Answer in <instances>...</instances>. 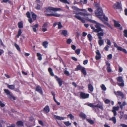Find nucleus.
I'll return each instance as SVG.
<instances>
[{
  "label": "nucleus",
  "mask_w": 127,
  "mask_h": 127,
  "mask_svg": "<svg viewBox=\"0 0 127 127\" xmlns=\"http://www.w3.org/2000/svg\"><path fill=\"white\" fill-rule=\"evenodd\" d=\"M87 20L89 21L90 22L93 23H95L96 24L95 25V26L96 28L95 29V28L94 27V26L91 25L90 26L91 28L93 30V32H102L103 31V30L101 29V27H104V26L100 24V23L97 22L96 21L91 20L90 19H89L88 18H87Z\"/></svg>",
  "instance_id": "nucleus-1"
},
{
  "label": "nucleus",
  "mask_w": 127,
  "mask_h": 127,
  "mask_svg": "<svg viewBox=\"0 0 127 127\" xmlns=\"http://www.w3.org/2000/svg\"><path fill=\"white\" fill-rule=\"evenodd\" d=\"M95 13L96 16L103 21L102 19L100 17L103 15L102 9L100 7L98 8L97 9L95 10Z\"/></svg>",
  "instance_id": "nucleus-2"
},
{
  "label": "nucleus",
  "mask_w": 127,
  "mask_h": 127,
  "mask_svg": "<svg viewBox=\"0 0 127 127\" xmlns=\"http://www.w3.org/2000/svg\"><path fill=\"white\" fill-rule=\"evenodd\" d=\"M4 91L5 93L7 95L8 97L11 99H13V100H15V98L13 95L12 94L8 89H4Z\"/></svg>",
  "instance_id": "nucleus-3"
},
{
  "label": "nucleus",
  "mask_w": 127,
  "mask_h": 127,
  "mask_svg": "<svg viewBox=\"0 0 127 127\" xmlns=\"http://www.w3.org/2000/svg\"><path fill=\"white\" fill-rule=\"evenodd\" d=\"M62 9L61 8H58L49 7L46 9V11L47 12H51V11H56L61 10Z\"/></svg>",
  "instance_id": "nucleus-4"
},
{
  "label": "nucleus",
  "mask_w": 127,
  "mask_h": 127,
  "mask_svg": "<svg viewBox=\"0 0 127 127\" xmlns=\"http://www.w3.org/2000/svg\"><path fill=\"white\" fill-rule=\"evenodd\" d=\"M45 15L46 16H54L57 17H60L61 16L60 14L57 13H52L51 14H45Z\"/></svg>",
  "instance_id": "nucleus-5"
},
{
  "label": "nucleus",
  "mask_w": 127,
  "mask_h": 127,
  "mask_svg": "<svg viewBox=\"0 0 127 127\" xmlns=\"http://www.w3.org/2000/svg\"><path fill=\"white\" fill-rule=\"evenodd\" d=\"M77 14L81 15H83L86 17L87 20V18L89 19H90L92 17L91 15L89 14H86L81 12H79Z\"/></svg>",
  "instance_id": "nucleus-6"
},
{
  "label": "nucleus",
  "mask_w": 127,
  "mask_h": 127,
  "mask_svg": "<svg viewBox=\"0 0 127 127\" xmlns=\"http://www.w3.org/2000/svg\"><path fill=\"white\" fill-rule=\"evenodd\" d=\"M38 3H37L36 5L35 6V8L37 10H40L42 5V4L40 3V1L39 0L37 1Z\"/></svg>",
  "instance_id": "nucleus-7"
},
{
  "label": "nucleus",
  "mask_w": 127,
  "mask_h": 127,
  "mask_svg": "<svg viewBox=\"0 0 127 127\" xmlns=\"http://www.w3.org/2000/svg\"><path fill=\"white\" fill-rule=\"evenodd\" d=\"M114 8L119 9L121 8V5L120 3L117 2L115 3L113 6Z\"/></svg>",
  "instance_id": "nucleus-8"
},
{
  "label": "nucleus",
  "mask_w": 127,
  "mask_h": 127,
  "mask_svg": "<svg viewBox=\"0 0 127 127\" xmlns=\"http://www.w3.org/2000/svg\"><path fill=\"white\" fill-rule=\"evenodd\" d=\"M80 96L83 99L88 98L89 97V95L84 93L81 92L80 94Z\"/></svg>",
  "instance_id": "nucleus-9"
},
{
  "label": "nucleus",
  "mask_w": 127,
  "mask_h": 127,
  "mask_svg": "<svg viewBox=\"0 0 127 127\" xmlns=\"http://www.w3.org/2000/svg\"><path fill=\"white\" fill-rule=\"evenodd\" d=\"M106 65L107 66V72H111V69L110 67V64L109 63L108 61H106L105 62Z\"/></svg>",
  "instance_id": "nucleus-10"
},
{
  "label": "nucleus",
  "mask_w": 127,
  "mask_h": 127,
  "mask_svg": "<svg viewBox=\"0 0 127 127\" xmlns=\"http://www.w3.org/2000/svg\"><path fill=\"white\" fill-rule=\"evenodd\" d=\"M72 8L73 9L77 11H85V12H86L87 11L86 9H80L78 8L77 7L75 6H72Z\"/></svg>",
  "instance_id": "nucleus-11"
},
{
  "label": "nucleus",
  "mask_w": 127,
  "mask_h": 127,
  "mask_svg": "<svg viewBox=\"0 0 127 127\" xmlns=\"http://www.w3.org/2000/svg\"><path fill=\"white\" fill-rule=\"evenodd\" d=\"M114 93L116 95H118L121 96L122 98H124V95L123 94L121 91H118L117 92L114 91Z\"/></svg>",
  "instance_id": "nucleus-12"
},
{
  "label": "nucleus",
  "mask_w": 127,
  "mask_h": 127,
  "mask_svg": "<svg viewBox=\"0 0 127 127\" xmlns=\"http://www.w3.org/2000/svg\"><path fill=\"white\" fill-rule=\"evenodd\" d=\"M101 32H98L96 34V35L98 37V38L99 39H102L101 36H103L104 35V32L103 31Z\"/></svg>",
  "instance_id": "nucleus-13"
},
{
  "label": "nucleus",
  "mask_w": 127,
  "mask_h": 127,
  "mask_svg": "<svg viewBox=\"0 0 127 127\" xmlns=\"http://www.w3.org/2000/svg\"><path fill=\"white\" fill-rule=\"evenodd\" d=\"M35 90L36 91L38 92L41 94H42L43 93L42 89L40 86H37L35 89Z\"/></svg>",
  "instance_id": "nucleus-14"
},
{
  "label": "nucleus",
  "mask_w": 127,
  "mask_h": 127,
  "mask_svg": "<svg viewBox=\"0 0 127 127\" xmlns=\"http://www.w3.org/2000/svg\"><path fill=\"white\" fill-rule=\"evenodd\" d=\"M54 117L56 119L60 120H63L65 119V118L64 117H61L56 115H54Z\"/></svg>",
  "instance_id": "nucleus-15"
},
{
  "label": "nucleus",
  "mask_w": 127,
  "mask_h": 127,
  "mask_svg": "<svg viewBox=\"0 0 127 127\" xmlns=\"http://www.w3.org/2000/svg\"><path fill=\"white\" fill-rule=\"evenodd\" d=\"M44 110L46 113L49 112L50 111V109L49 106H46L44 108Z\"/></svg>",
  "instance_id": "nucleus-16"
},
{
  "label": "nucleus",
  "mask_w": 127,
  "mask_h": 127,
  "mask_svg": "<svg viewBox=\"0 0 127 127\" xmlns=\"http://www.w3.org/2000/svg\"><path fill=\"white\" fill-rule=\"evenodd\" d=\"M79 116L85 119L86 118V115L83 113L82 112H81L79 114Z\"/></svg>",
  "instance_id": "nucleus-17"
},
{
  "label": "nucleus",
  "mask_w": 127,
  "mask_h": 127,
  "mask_svg": "<svg viewBox=\"0 0 127 127\" xmlns=\"http://www.w3.org/2000/svg\"><path fill=\"white\" fill-rule=\"evenodd\" d=\"M57 81L58 82L60 87H61L62 85V83L63 81L59 78H57L56 79Z\"/></svg>",
  "instance_id": "nucleus-18"
},
{
  "label": "nucleus",
  "mask_w": 127,
  "mask_h": 127,
  "mask_svg": "<svg viewBox=\"0 0 127 127\" xmlns=\"http://www.w3.org/2000/svg\"><path fill=\"white\" fill-rule=\"evenodd\" d=\"M38 26V25L37 24H35L33 26H31V27L32 28L33 32H36V31L37 30L36 28H37Z\"/></svg>",
  "instance_id": "nucleus-19"
},
{
  "label": "nucleus",
  "mask_w": 127,
  "mask_h": 127,
  "mask_svg": "<svg viewBox=\"0 0 127 127\" xmlns=\"http://www.w3.org/2000/svg\"><path fill=\"white\" fill-rule=\"evenodd\" d=\"M7 86L9 89L12 90L14 89L15 87V86L14 85H9L7 84Z\"/></svg>",
  "instance_id": "nucleus-20"
},
{
  "label": "nucleus",
  "mask_w": 127,
  "mask_h": 127,
  "mask_svg": "<svg viewBox=\"0 0 127 127\" xmlns=\"http://www.w3.org/2000/svg\"><path fill=\"white\" fill-rule=\"evenodd\" d=\"M17 125L18 127H21L23 126V123L22 121H19L17 122Z\"/></svg>",
  "instance_id": "nucleus-21"
},
{
  "label": "nucleus",
  "mask_w": 127,
  "mask_h": 127,
  "mask_svg": "<svg viewBox=\"0 0 127 127\" xmlns=\"http://www.w3.org/2000/svg\"><path fill=\"white\" fill-rule=\"evenodd\" d=\"M88 88L89 90L91 91L92 92L93 90V87L92 85L91 84H89L88 85Z\"/></svg>",
  "instance_id": "nucleus-22"
},
{
  "label": "nucleus",
  "mask_w": 127,
  "mask_h": 127,
  "mask_svg": "<svg viewBox=\"0 0 127 127\" xmlns=\"http://www.w3.org/2000/svg\"><path fill=\"white\" fill-rule=\"evenodd\" d=\"M117 81L119 82H121L124 81L122 77L121 76H119L117 78Z\"/></svg>",
  "instance_id": "nucleus-23"
},
{
  "label": "nucleus",
  "mask_w": 127,
  "mask_h": 127,
  "mask_svg": "<svg viewBox=\"0 0 127 127\" xmlns=\"http://www.w3.org/2000/svg\"><path fill=\"white\" fill-rule=\"evenodd\" d=\"M67 31L66 30H63L61 34L65 36H66L67 34Z\"/></svg>",
  "instance_id": "nucleus-24"
},
{
  "label": "nucleus",
  "mask_w": 127,
  "mask_h": 127,
  "mask_svg": "<svg viewBox=\"0 0 127 127\" xmlns=\"http://www.w3.org/2000/svg\"><path fill=\"white\" fill-rule=\"evenodd\" d=\"M64 74L67 76H68L69 75V72L67 70V68H65L64 70Z\"/></svg>",
  "instance_id": "nucleus-25"
},
{
  "label": "nucleus",
  "mask_w": 127,
  "mask_h": 127,
  "mask_svg": "<svg viewBox=\"0 0 127 127\" xmlns=\"http://www.w3.org/2000/svg\"><path fill=\"white\" fill-rule=\"evenodd\" d=\"M31 13L32 14V16L33 19L34 20H35L36 18V15L33 12H31Z\"/></svg>",
  "instance_id": "nucleus-26"
},
{
  "label": "nucleus",
  "mask_w": 127,
  "mask_h": 127,
  "mask_svg": "<svg viewBox=\"0 0 127 127\" xmlns=\"http://www.w3.org/2000/svg\"><path fill=\"white\" fill-rule=\"evenodd\" d=\"M48 71L51 76H53L54 75V74L51 68L50 67L49 68Z\"/></svg>",
  "instance_id": "nucleus-27"
},
{
  "label": "nucleus",
  "mask_w": 127,
  "mask_h": 127,
  "mask_svg": "<svg viewBox=\"0 0 127 127\" xmlns=\"http://www.w3.org/2000/svg\"><path fill=\"white\" fill-rule=\"evenodd\" d=\"M114 25L115 27H119L120 26V25L119 24L118 22H117L116 21L114 20Z\"/></svg>",
  "instance_id": "nucleus-28"
},
{
  "label": "nucleus",
  "mask_w": 127,
  "mask_h": 127,
  "mask_svg": "<svg viewBox=\"0 0 127 127\" xmlns=\"http://www.w3.org/2000/svg\"><path fill=\"white\" fill-rule=\"evenodd\" d=\"M95 107H98L102 110L103 109V108L102 106V104H98L97 105H95Z\"/></svg>",
  "instance_id": "nucleus-29"
},
{
  "label": "nucleus",
  "mask_w": 127,
  "mask_h": 127,
  "mask_svg": "<svg viewBox=\"0 0 127 127\" xmlns=\"http://www.w3.org/2000/svg\"><path fill=\"white\" fill-rule=\"evenodd\" d=\"M104 42L103 40L102 39H99L98 40V43L100 46H101L102 45L103 43Z\"/></svg>",
  "instance_id": "nucleus-30"
},
{
  "label": "nucleus",
  "mask_w": 127,
  "mask_h": 127,
  "mask_svg": "<svg viewBox=\"0 0 127 127\" xmlns=\"http://www.w3.org/2000/svg\"><path fill=\"white\" fill-rule=\"evenodd\" d=\"M86 120L91 124H93L94 123V121L91 120L86 119Z\"/></svg>",
  "instance_id": "nucleus-31"
},
{
  "label": "nucleus",
  "mask_w": 127,
  "mask_h": 127,
  "mask_svg": "<svg viewBox=\"0 0 127 127\" xmlns=\"http://www.w3.org/2000/svg\"><path fill=\"white\" fill-rule=\"evenodd\" d=\"M100 87L102 90L104 91H105L106 90V88L104 84H102Z\"/></svg>",
  "instance_id": "nucleus-32"
},
{
  "label": "nucleus",
  "mask_w": 127,
  "mask_h": 127,
  "mask_svg": "<svg viewBox=\"0 0 127 127\" xmlns=\"http://www.w3.org/2000/svg\"><path fill=\"white\" fill-rule=\"evenodd\" d=\"M18 27L20 28H23V24L22 22H19L18 24Z\"/></svg>",
  "instance_id": "nucleus-33"
},
{
  "label": "nucleus",
  "mask_w": 127,
  "mask_h": 127,
  "mask_svg": "<svg viewBox=\"0 0 127 127\" xmlns=\"http://www.w3.org/2000/svg\"><path fill=\"white\" fill-rule=\"evenodd\" d=\"M85 104L87 105L88 106L92 107H95V105H94L92 103H86Z\"/></svg>",
  "instance_id": "nucleus-34"
},
{
  "label": "nucleus",
  "mask_w": 127,
  "mask_h": 127,
  "mask_svg": "<svg viewBox=\"0 0 127 127\" xmlns=\"http://www.w3.org/2000/svg\"><path fill=\"white\" fill-rule=\"evenodd\" d=\"M121 83H118V85L120 86L123 87L124 86V81L121 82Z\"/></svg>",
  "instance_id": "nucleus-35"
},
{
  "label": "nucleus",
  "mask_w": 127,
  "mask_h": 127,
  "mask_svg": "<svg viewBox=\"0 0 127 127\" xmlns=\"http://www.w3.org/2000/svg\"><path fill=\"white\" fill-rule=\"evenodd\" d=\"M119 106H114L113 107V110H112V111H118L119 110Z\"/></svg>",
  "instance_id": "nucleus-36"
},
{
  "label": "nucleus",
  "mask_w": 127,
  "mask_h": 127,
  "mask_svg": "<svg viewBox=\"0 0 127 127\" xmlns=\"http://www.w3.org/2000/svg\"><path fill=\"white\" fill-rule=\"evenodd\" d=\"M109 120L112 121L114 124L116 123V119L115 117H113L109 119Z\"/></svg>",
  "instance_id": "nucleus-37"
},
{
  "label": "nucleus",
  "mask_w": 127,
  "mask_h": 127,
  "mask_svg": "<svg viewBox=\"0 0 127 127\" xmlns=\"http://www.w3.org/2000/svg\"><path fill=\"white\" fill-rule=\"evenodd\" d=\"M126 103L125 101H124L123 102L122 104L120 106V107L122 110L123 109V106H125L126 105Z\"/></svg>",
  "instance_id": "nucleus-38"
},
{
  "label": "nucleus",
  "mask_w": 127,
  "mask_h": 127,
  "mask_svg": "<svg viewBox=\"0 0 127 127\" xmlns=\"http://www.w3.org/2000/svg\"><path fill=\"white\" fill-rule=\"evenodd\" d=\"M84 67H83L80 65H78L77 66L76 69L81 70Z\"/></svg>",
  "instance_id": "nucleus-39"
},
{
  "label": "nucleus",
  "mask_w": 127,
  "mask_h": 127,
  "mask_svg": "<svg viewBox=\"0 0 127 127\" xmlns=\"http://www.w3.org/2000/svg\"><path fill=\"white\" fill-rule=\"evenodd\" d=\"M64 124L67 127L69 126L71 124V123H70L69 121L64 122Z\"/></svg>",
  "instance_id": "nucleus-40"
},
{
  "label": "nucleus",
  "mask_w": 127,
  "mask_h": 127,
  "mask_svg": "<svg viewBox=\"0 0 127 127\" xmlns=\"http://www.w3.org/2000/svg\"><path fill=\"white\" fill-rule=\"evenodd\" d=\"M37 56L38 57V59L39 60H42V58L41 55L40 53H37Z\"/></svg>",
  "instance_id": "nucleus-41"
},
{
  "label": "nucleus",
  "mask_w": 127,
  "mask_h": 127,
  "mask_svg": "<svg viewBox=\"0 0 127 127\" xmlns=\"http://www.w3.org/2000/svg\"><path fill=\"white\" fill-rule=\"evenodd\" d=\"M21 33L22 32L21 30L20 29H19L18 32V34L16 36L18 38L19 37V36L21 35Z\"/></svg>",
  "instance_id": "nucleus-42"
},
{
  "label": "nucleus",
  "mask_w": 127,
  "mask_h": 127,
  "mask_svg": "<svg viewBox=\"0 0 127 127\" xmlns=\"http://www.w3.org/2000/svg\"><path fill=\"white\" fill-rule=\"evenodd\" d=\"M48 44V42L47 41H44L43 43V45L45 48H46L47 47V45Z\"/></svg>",
  "instance_id": "nucleus-43"
},
{
  "label": "nucleus",
  "mask_w": 127,
  "mask_h": 127,
  "mask_svg": "<svg viewBox=\"0 0 127 127\" xmlns=\"http://www.w3.org/2000/svg\"><path fill=\"white\" fill-rule=\"evenodd\" d=\"M75 14H76V15L74 16L75 17L79 20H81V17L79 15H77V13H75Z\"/></svg>",
  "instance_id": "nucleus-44"
},
{
  "label": "nucleus",
  "mask_w": 127,
  "mask_h": 127,
  "mask_svg": "<svg viewBox=\"0 0 127 127\" xmlns=\"http://www.w3.org/2000/svg\"><path fill=\"white\" fill-rule=\"evenodd\" d=\"M88 37L89 41H91L92 40V37L90 34H89L88 35Z\"/></svg>",
  "instance_id": "nucleus-45"
},
{
  "label": "nucleus",
  "mask_w": 127,
  "mask_h": 127,
  "mask_svg": "<svg viewBox=\"0 0 127 127\" xmlns=\"http://www.w3.org/2000/svg\"><path fill=\"white\" fill-rule=\"evenodd\" d=\"M82 72L84 75H86L87 74V72L85 70V68L84 67L81 70Z\"/></svg>",
  "instance_id": "nucleus-46"
},
{
  "label": "nucleus",
  "mask_w": 127,
  "mask_h": 127,
  "mask_svg": "<svg viewBox=\"0 0 127 127\" xmlns=\"http://www.w3.org/2000/svg\"><path fill=\"white\" fill-rule=\"evenodd\" d=\"M14 45L17 49L19 51H20V49L19 47V45H17L16 43H14Z\"/></svg>",
  "instance_id": "nucleus-47"
},
{
  "label": "nucleus",
  "mask_w": 127,
  "mask_h": 127,
  "mask_svg": "<svg viewBox=\"0 0 127 127\" xmlns=\"http://www.w3.org/2000/svg\"><path fill=\"white\" fill-rule=\"evenodd\" d=\"M61 2L69 4V3L67 0H59Z\"/></svg>",
  "instance_id": "nucleus-48"
},
{
  "label": "nucleus",
  "mask_w": 127,
  "mask_h": 127,
  "mask_svg": "<svg viewBox=\"0 0 127 127\" xmlns=\"http://www.w3.org/2000/svg\"><path fill=\"white\" fill-rule=\"evenodd\" d=\"M80 49H76L75 51V52L77 55H78L79 54L80 52Z\"/></svg>",
  "instance_id": "nucleus-49"
},
{
  "label": "nucleus",
  "mask_w": 127,
  "mask_h": 127,
  "mask_svg": "<svg viewBox=\"0 0 127 127\" xmlns=\"http://www.w3.org/2000/svg\"><path fill=\"white\" fill-rule=\"evenodd\" d=\"M124 36L125 37H127V30H125L124 31Z\"/></svg>",
  "instance_id": "nucleus-50"
},
{
  "label": "nucleus",
  "mask_w": 127,
  "mask_h": 127,
  "mask_svg": "<svg viewBox=\"0 0 127 127\" xmlns=\"http://www.w3.org/2000/svg\"><path fill=\"white\" fill-rule=\"evenodd\" d=\"M68 116L70 117V119L71 120L73 119L74 118V117L71 114H68Z\"/></svg>",
  "instance_id": "nucleus-51"
},
{
  "label": "nucleus",
  "mask_w": 127,
  "mask_h": 127,
  "mask_svg": "<svg viewBox=\"0 0 127 127\" xmlns=\"http://www.w3.org/2000/svg\"><path fill=\"white\" fill-rule=\"evenodd\" d=\"M72 40L70 38H69L67 39L66 41V42L67 44H70L72 42Z\"/></svg>",
  "instance_id": "nucleus-52"
},
{
  "label": "nucleus",
  "mask_w": 127,
  "mask_h": 127,
  "mask_svg": "<svg viewBox=\"0 0 127 127\" xmlns=\"http://www.w3.org/2000/svg\"><path fill=\"white\" fill-rule=\"evenodd\" d=\"M58 25V28L59 29H60L62 27V26L61 24V22H59Z\"/></svg>",
  "instance_id": "nucleus-53"
},
{
  "label": "nucleus",
  "mask_w": 127,
  "mask_h": 127,
  "mask_svg": "<svg viewBox=\"0 0 127 127\" xmlns=\"http://www.w3.org/2000/svg\"><path fill=\"white\" fill-rule=\"evenodd\" d=\"M112 55L111 54H110L107 56V59L110 60L112 58Z\"/></svg>",
  "instance_id": "nucleus-54"
},
{
  "label": "nucleus",
  "mask_w": 127,
  "mask_h": 127,
  "mask_svg": "<svg viewBox=\"0 0 127 127\" xmlns=\"http://www.w3.org/2000/svg\"><path fill=\"white\" fill-rule=\"evenodd\" d=\"M106 40H107V42L106 43L108 45H111V43L110 41L109 40L107 39Z\"/></svg>",
  "instance_id": "nucleus-55"
},
{
  "label": "nucleus",
  "mask_w": 127,
  "mask_h": 127,
  "mask_svg": "<svg viewBox=\"0 0 127 127\" xmlns=\"http://www.w3.org/2000/svg\"><path fill=\"white\" fill-rule=\"evenodd\" d=\"M26 15L28 18H30V14L29 12H27L26 13Z\"/></svg>",
  "instance_id": "nucleus-56"
},
{
  "label": "nucleus",
  "mask_w": 127,
  "mask_h": 127,
  "mask_svg": "<svg viewBox=\"0 0 127 127\" xmlns=\"http://www.w3.org/2000/svg\"><path fill=\"white\" fill-rule=\"evenodd\" d=\"M101 57L100 56L96 55L95 56V59L96 60H98L101 58Z\"/></svg>",
  "instance_id": "nucleus-57"
},
{
  "label": "nucleus",
  "mask_w": 127,
  "mask_h": 127,
  "mask_svg": "<svg viewBox=\"0 0 127 127\" xmlns=\"http://www.w3.org/2000/svg\"><path fill=\"white\" fill-rule=\"evenodd\" d=\"M104 102L105 103L108 104L110 102V101L108 99H106L105 100Z\"/></svg>",
  "instance_id": "nucleus-58"
},
{
  "label": "nucleus",
  "mask_w": 127,
  "mask_h": 127,
  "mask_svg": "<svg viewBox=\"0 0 127 127\" xmlns=\"http://www.w3.org/2000/svg\"><path fill=\"white\" fill-rule=\"evenodd\" d=\"M109 47V46L108 45H106L104 48V49L106 51H108V48Z\"/></svg>",
  "instance_id": "nucleus-59"
},
{
  "label": "nucleus",
  "mask_w": 127,
  "mask_h": 127,
  "mask_svg": "<svg viewBox=\"0 0 127 127\" xmlns=\"http://www.w3.org/2000/svg\"><path fill=\"white\" fill-rule=\"evenodd\" d=\"M96 54L98 56H101V54L100 53L98 50H97L96 52Z\"/></svg>",
  "instance_id": "nucleus-60"
},
{
  "label": "nucleus",
  "mask_w": 127,
  "mask_h": 127,
  "mask_svg": "<svg viewBox=\"0 0 127 127\" xmlns=\"http://www.w3.org/2000/svg\"><path fill=\"white\" fill-rule=\"evenodd\" d=\"M0 105L1 107H3L5 106L4 104L0 101Z\"/></svg>",
  "instance_id": "nucleus-61"
},
{
  "label": "nucleus",
  "mask_w": 127,
  "mask_h": 127,
  "mask_svg": "<svg viewBox=\"0 0 127 127\" xmlns=\"http://www.w3.org/2000/svg\"><path fill=\"white\" fill-rule=\"evenodd\" d=\"M123 71V68L119 66V72H121Z\"/></svg>",
  "instance_id": "nucleus-62"
},
{
  "label": "nucleus",
  "mask_w": 127,
  "mask_h": 127,
  "mask_svg": "<svg viewBox=\"0 0 127 127\" xmlns=\"http://www.w3.org/2000/svg\"><path fill=\"white\" fill-rule=\"evenodd\" d=\"M103 18L106 21H107L108 20V18L107 17H106L104 15H103Z\"/></svg>",
  "instance_id": "nucleus-63"
},
{
  "label": "nucleus",
  "mask_w": 127,
  "mask_h": 127,
  "mask_svg": "<svg viewBox=\"0 0 127 127\" xmlns=\"http://www.w3.org/2000/svg\"><path fill=\"white\" fill-rule=\"evenodd\" d=\"M15 126V125L14 124H12L10 126H7V127H14Z\"/></svg>",
  "instance_id": "nucleus-64"
}]
</instances>
